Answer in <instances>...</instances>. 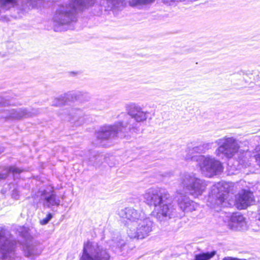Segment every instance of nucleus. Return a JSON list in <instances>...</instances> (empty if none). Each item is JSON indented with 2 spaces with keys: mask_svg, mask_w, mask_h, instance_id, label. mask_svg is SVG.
Returning <instances> with one entry per match:
<instances>
[{
  "mask_svg": "<svg viewBox=\"0 0 260 260\" xmlns=\"http://www.w3.org/2000/svg\"><path fill=\"white\" fill-rule=\"evenodd\" d=\"M215 143L218 147L215 153L219 158L230 159L235 157L237 170H241L250 167L252 159H254L260 167V146L254 149V154L252 156L249 151L240 149V142L234 137H224L217 140Z\"/></svg>",
  "mask_w": 260,
  "mask_h": 260,
  "instance_id": "nucleus-1",
  "label": "nucleus"
},
{
  "mask_svg": "<svg viewBox=\"0 0 260 260\" xmlns=\"http://www.w3.org/2000/svg\"><path fill=\"white\" fill-rule=\"evenodd\" d=\"M143 198L148 205L154 207L152 214L159 221H165L176 216L172 198L167 190L150 188L143 194Z\"/></svg>",
  "mask_w": 260,
  "mask_h": 260,
  "instance_id": "nucleus-2",
  "label": "nucleus"
},
{
  "mask_svg": "<svg viewBox=\"0 0 260 260\" xmlns=\"http://www.w3.org/2000/svg\"><path fill=\"white\" fill-rule=\"evenodd\" d=\"M95 0H60L52 18L55 31H61L62 27L75 22L77 11L92 6Z\"/></svg>",
  "mask_w": 260,
  "mask_h": 260,
  "instance_id": "nucleus-3",
  "label": "nucleus"
},
{
  "mask_svg": "<svg viewBox=\"0 0 260 260\" xmlns=\"http://www.w3.org/2000/svg\"><path fill=\"white\" fill-rule=\"evenodd\" d=\"M179 184L183 191L195 198L201 195L206 188L205 182L192 173H185L180 176Z\"/></svg>",
  "mask_w": 260,
  "mask_h": 260,
  "instance_id": "nucleus-4",
  "label": "nucleus"
},
{
  "mask_svg": "<svg viewBox=\"0 0 260 260\" xmlns=\"http://www.w3.org/2000/svg\"><path fill=\"white\" fill-rule=\"evenodd\" d=\"M186 160L197 161L202 173L209 177L222 171L221 162L210 155L187 156Z\"/></svg>",
  "mask_w": 260,
  "mask_h": 260,
  "instance_id": "nucleus-5",
  "label": "nucleus"
},
{
  "mask_svg": "<svg viewBox=\"0 0 260 260\" xmlns=\"http://www.w3.org/2000/svg\"><path fill=\"white\" fill-rule=\"evenodd\" d=\"M107 249L94 242L87 241L84 244L80 260H109Z\"/></svg>",
  "mask_w": 260,
  "mask_h": 260,
  "instance_id": "nucleus-6",
  "label": "nucleus"
},
{
  "mask_svg": "<svg viewBox=\"0 0 260 260\" xmlns=\"http://www.w3.org/2000/svg\"><path fill=\"white\" fill-rule=\"evenodd\" d=\"M131 127H128L127 125H124L122 121H118L113 125H105L101 128L97 133L96 137L100 140H108L115 137H125L128 133V130L131 129Z\"/></svg>",
  "mask_w": 260,
  "mask_h": 260,
  "instance_id": "nucleus-7",
  "label": "nucleus"
},
{
  "mask_svg": "<svg viewBox=\"0 0 260 260\" xmlns=\"http://www.w3.org/2000/svg\"><path fill=\"white\" fill-rule=\"evenodd\" d=\"M126 110L127 112V114L131 118L134 119L136 122L131 123L132 120L130 119L127 121L123 122L124 125H127L128 127L131 126V129H128V132L132 131L137 133L138 131V122L145 121L148 117L149 113L147 111H144L140 105L135 103H131L127 105Z\"/></svg>",
  "mask_w": 260,
  "mask_h": 260,
  "instance_id": "nucleus-8",
  "label": "nucleus"
},
{
  "mask_svg": "<svg viewBox=\"0 0 260 260\" xmlns=\"http://www.w3.org/2000/svg\"><path fill=\"white\" fill-rule=\"evenodd\" d=\"M152 224L151 220L145 216L137 224H128L127 235L131 239H143L152 231Z\"/></svg>",
  "mask_w": 260,
  "mask_h": 260,
  "instance_id": "nucleus-9",
  "label": "nucleus"
},
{
  "mask_svg": "<svg viewBox=\"0 0 260 260\" xmlns=\"http://www.w3.org/2000/svg\"><path fill=\"white\" fill-rule=\"evenodd\" d=\"M223 186V183H219L212 186L208 199V202L210 203L209 205L211 207L224 206V201L227 197V192L222 189L221 187Z\"/></svg>",
  "mask_w": 260,
  "mask_h": 260,
  "instance_id": "nucleus-10",
  "label": "nucleus"
},
{
  "mask_svg": "<svg viewBox=\"0 0 260 260\" xmlns=\"http://www.w3.org/2000/svg\"><path fill=\"white\" fill-rule=\"evenodd\" d=\"M40 202L45 207L58 206L60 204L59 197L52 187H47L40 191Z\"/></svg>",
  "mask_w": 260,
  "mask_h": 260,
  "instance_id": "nucleus-11",
  "label": "nucleus"
},
{
  "mask_svg": "<svg viewBox=\"0 0 260 260\" xmlns=\"http://www.w3.org/2000/svg\"><path fill=\"white\" fill-rule=\"evenodd\" d=\"M118 214L120 217L128 220L127 226L128 224H137L139 221L144 218L145 216L142 211L137 210L133 207H126L121 209L119 211Z\"/></svg>",
  "mask_w": 260,
  "mask_h": 260,
  "instance_id": "nucleus-12",
  "label": "nucleus"
},
{
  "mask_svg": "<svg viewBox=\"0 0 260 260\" xmlns=\"http://www.w3.org/2000/svg\"><path fill=\"white\" fill-rule=\"evenodd\" d=\"M181 189L178 190V204L179 208L184 212H192L197 210L199 205L194 202L190 200L186 196L183 195Z\"/></svg>",
  "mask_w": 260,
  "mask_h": 260,
  "instance_id": "nucleus-13",
  "label": "nucleus"
},
{
  "mask_svg": "<svg viewBox=\"0 0 260 260\" xmlns=\"http://www.w3.org/2000/svg\"><path fill=\"white\" fill-rule=\"evenodd\" d=\"M253 193L245 189L242 190L236 197V203L240 209L246 208L253 202Z\"/></svg>",
  "mask_w": 260,
  "mask_h": 260,
  "instance_id": "nucleus-14",
  "label": "nucleus"
},
{
  "mask_svg": "<svg viewBox=\"0 0 260 260\" xmlns=\"http://www.w3.org/2000/svg\"><path fill=\"white\" fill-rule=\"evenodd\" d=\"M229 226L232 230L241 231L246 229L247 223L243 216L236 213L232 215Z\"/></svg>",
  "mask_w": 260,
  "mask_h": 260,
  "instance_id": "nucleus-15",
  "label": "nucleus"
},
{
  "mask_svg": "<svg viewBox=\"0 0 260 260\" xmlns=\"http://www.w3.org/2000/svg\"><path fill=\"white\" fill-rule=\"evenodd\" d=\"M82 95V92L80 91L69 92L64 94V95H61L59 98L55 99L52 102V105L54 106H60L65 103L66 100H78L80 99V96Z\"/></svg>",
  "mask_w": 260,
  "mask_h": 260,
  "instance_id": "nucleus-16",
  "label": "nucleus"
},
{
  "mask_svg": "<svg viewBox=\"0 0 260 260\" xmlns=\"http://www.w3.org/2000/svg\"><path fill=\"white\" fill-rule=\"evenodd\" d=\"M211 143H206L199 146L194 147L192 148H188L187 151V154L184 156V158L186 159V157L187 156H196L194 155L195 153H203L211 148Z\"/></svg>",
  "mask_w": 260,
  "mask_h": 260,
  "instance_id": "nucleus-17",
  "label": "nucleus"
},
{
  "mask_svg": "<svg viewBox=\"0 0 260 260\" xmlns=\"http://www.w3.org/2000/svg\"><path fill=\"white\" fill-rule=\"evenodd\" d=\"M34 114V113L28 112L25 109H13L10 111L9 117L12 118L19 119L31 116Z\"/></svg>",
  "mask_w": 260,
  "mask_h": 260,
  "instance_id": "nucleus-18",
  "label": "nucleus"
},
{
  "mask_svg": "<svg viewBox=\"0 0 260 260\" xmlns=\"http://www.w3.org/2000/svg\"><path fill=\"white\" fill-rule=\"evenodd\" d=\"M23 249L25 256L27 257L39 255L41 252V249L38 246L33 244H27L23 246Z\"/></svg>",
  "mask_w": 260,
  "mask_h": 260,
  "instance_id": "nucleus-19",
  "label": "nucleus"
},
{
  "mask_svg": "<svg viewBox=\"0 0 260 260\" xmlns=\"http://www.w3.org/2000/svg\"><path fill=\"white\" fill-rule=\"evenodd\" d=\"M22 171V170L15 167H7L4 170L3 172L0 174V180L6 178L9 174L15 176L19 174Z\"/></svg>",
  "mask_w": 260,
  "mask_h": 260,
  "instance_id": "nucleus-20",
  "label": "nucleus"
},
{
  "mask_svg": "<svg viewBox=\"0 0 260 260\" xmlns=\"http://www.w3.org/2000/svg\"><path fill=\"white\" fill-rule=\"evenodd\" d=\"M43 0H22V9L26 11L37 7L42 4Z\"/></svg>",
  "mask_w": 260,
  "mask_h": 260,
  "instance_id": "nucleus-21",
  "label": "nucleus"
},
{
  "mask_svg": "<svg viewBox=\"0 0 260 260\" xmlns=\"http://www.w3.org/2000/svg\"><path fill=\"white\" fill-rule=\"evenodd\" d=\"M15 5V0H0V13L14 7Z\"/></svg>",
  "mask_w": 260,
  "mask_h": 260,
  "instance_id": "nucleus-22",
  "label": "nucleus"
},
{
  "mask_svg": "<svg viewBox=\"0 0 260 260\" xmlns=\"http://www.w3.org/2000/svg\"><path fill=\"white\" fill-rule=\"evenodd\" d=\"M124 0H107V10L120 9L123 6Z\"/></svg>",
  "mask_w": 260,
  "mask_h": 260,
  "instance_id": "nucleus-23",
  "label": "nucleus"
},
{
  "mask_svg": "<svg viewBox=\"0 0 260 260\" xmlns=\"http://www.w3.org/2000/svg\"><path fill=\"white\" fill-rule=\"evenodd\" d=\"M215 255V252L203 253L197 254L195 256V260H208Z\"/></svg>",
  "mask_w": 260,
  "mask_h": 260,
  "instance_id": "nucleus-24",
  "label": "nucleus"
},
{
  "mask_svg": "<svg viewBox=\"0 0 260 260\" xmlns=\"http://www.w3.org/2000/svg\"><path fill=\"white\" fill-rule=\"evenodd\" d=\"M76 115L73 116V120L77 121L79 124L83 122V118L81 116L82 115V111L80 110H77L75 113Z\"/></svg>",
  "mask_w": 260,
  "mask_h": 260,
  "instance_id": "nucleus-25",
  "label": "nucleus"
},
{
  "mask_svg": "<svg viewBox=\"0 0 260 260\" xmlns=\"http://www.w3.org/2000/svg\"><path fill=\"white\" fill-rule=\"evenodd\" d=\"M52 218V214L49 213V214H47L46 217H45V218L43 219L42 220H41L40 221V223L42 225L46 224Z\"/></svg>",
  "mask_w": 260,
  "mask_h": 260,
  "instance_id": "nucleus-26",
  "label": "nucleus"
},
{
  "mask_svg": "<svg viewBox=\"0 0 260 260\" xmlns=\"http://www.w3.org/2000/svg\"><path fill=\"white\" fill-rule=\"evenodd\" d=\"M112 242H113L114 243L115 245H112V246L114 247V246H116V247H119V245H120V242L118 241H115V240L114 239H112V241H111ZM112 246V244H110V246Z\"/></svg>",
  "mask_w": 260,
  "mask_h": 260,
  "instance_id": "nucleus-27",
  "label": "nucleus"
},
{
  "mask_svg": "<svg viewBox=\"0 0 260 260\" xmlns=\"http://www.w3.org/2000/svg\"><path fill=\"white\" fill-rule=\"evenodd\" d=\"M235 257L228 256L224 257L222 260H235Z\"/></svg>",
  "mask_w": 260,
  "mask_h": 260,
  "instance_id": "nucleus-28",
  "label": "nucleus"
},
{
  "mask_svg": "<svg viewBox=\"0 0 260 260\" xmlns=\"http://www.w3.org/2000/svg\"><path fill=\"white\" fill-rule=\"evenodd\" d=\"M8 104H9V103H5V102L3 101L2 98L0 97V105H8Z\"/></svg>",
  "mask_w": 260,
  "mask_h": 260,
  "instance_id": "nucleus-29",
  "label": "nucleus"
},
{
  "mask_svg": "<svg viewBox=\"0 0 260 260\" xmlns=\"http://www.w3.org/2000/svg\"><path fill=\"white\" fill-rule=\"evenodd\" d=\"M89 161L90 162V164L94 165V162H93V160L92 159V158H89Z\"/></svg>",
  "mask_w": 260,
  "mask_h": 260,
  "instance_id": "nucleus-30",
  "label": "nucleus"
},
{
  "mask_svg": "<svg viewBox=\"0 0 260 260\" xmlns=\"http://www.w3.org/2000/svg\"><path fill=\"white\" fill-rule=\"evenodd\" d=\"M15 192H16V190H14V191H13V194H12V196H13V197L14 198H15V199H17L18 198H17V197H16V196H17V195H16V196H15Z\"/></svg>",
  "mask_w": 260,
  "mask_h": 260,
  "instance_id": "nucleus-31",
  "label": "nucleus"
}]
</instances>
